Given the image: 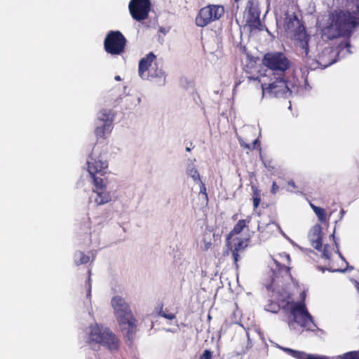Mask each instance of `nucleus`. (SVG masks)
<instances>
[{"instance_id":"f257e3e1","label":"nucleus","mask_w":359,"mask_h":359,"mask_svg":"<svg viewBox=\"0 0 359 359\" xmlns=\"http://www.w3.org/2000/svg\"><path fill=\"white\" fill-rule=\"evenodd\" d=\"M285 27L288 32H292L294 27H297L298 30L294 34L297 48L299 54L306 58V62L311 69H325L336 62L337 59L351 53L348 41L340 43L336 49L330 46L319 49L316 41L306 34L295 15L286 18Z\"/></svg>"},{"instance_id":"f03ea898","label":"nucleus","mask_w":359,"mask_h":359,"mask_svg":"<svg viewBox=\"0 0 359 359\" xmlns=\"http://www.w3.org/2000/svg\"><path fill=\"white\" fill-rule=\"evenodd\" d=\"M348 5L344 11H334L330 15L327 25L323 29V36L332 39L342 35H349L359 24V0H346Z\"/></svg>"},{"instance_id":"7ed1b4c3","label":"nucleus","mask_w":359,"mask_h":359,"mask_svg":"<svg viewBox=\"0 0 359 359\" xmlns=\"http://www.w3.org/2000/svg\"><path fill=\"white\" fill-rule=\"evenodd\" d=\"M272 76L271 72L264 71L259 76L248 77L249 83L255 86H259L262 89V97L265 95L271 97H287L292 90L283 79V75Z\"/></svg>"},{"instance_id":"20e7f679","label":"nucleus","mask_w":359,"mask_h":359,"mask_svg":"<svg viewBox=\"0 0 359 359\" xmlns=\"http://www.w3.org/2000/svg\"><path fill=\"white\" fill-rule=\"evenodd\" d=\"M84 334L86 342L93 347L102 346L110 351H115L118 348V339L107 327L93 323L84 330Z\"/></svg>"},{"instance_id":"39448f33","label":"nucleus","mask_w":359,"mask_h":359,"mask_svg":"<svg viewBox=\"0 0 359 359\" xmlns=\"http://www.w3.org/2000/svg\"><path fill=\"white\" fill-rule=\"evenodd\" d=\"M111 306L121 330L126 332L130 340L136 332L137 320L128 304L121 297L115 296L111 299Z\"/></svg>"},{"instance_id":"423d86ee","label":"nucleus","mask_w":359,"mask_h":359,"mask_svg":"<svg viewBox=\"0 0 359 359\" xmlns=\"http://www.w3.org/2000/svg\"><path fill=\"white\" fill-rule=\"evenodd\" d=\"M138 75L142 79L147 81L157 79L164 82L165 79V73L162 65L152 52L149 53L140 60Z\"/></svg>"},{"instance_id":"0eeeda50","label":"nucleus","mask_w":359,"mask_h":359,"mask_svg":"<svg viewBox=\"0 0 359 359\" xmlns=\"http://www.w3.org/2000/svg\"><path fill=\"white\" fill-rule=\"evenodd\" d=\"M272 260L273 265L271 266L272 271L271 283H266L265 285L268 290H272L273 292L279 293V283L280 280L276 271H278V273H284L287 275L289 272V267L287 265L289 264L290 258L288 254L283 253L278 255L275 258H273Z\"/></svg>"},{"instance_id":"6e6552de","label":"nucleus","mask_w":359,"mask_h":359,"mask_svg":"<svg viewBox=\"0 0 359 359\" xmlns=\"http://www.w3.org/2000/svg\"><path fill=\"white\" fill-rule=\"evenodd\" d=\"M262 64L271 72L272 76L283 75L290 67V63L285 55L281 52H269L266 53L262 59Z\"/></svg>"},{"instance_id":"1a4fd4ad","label":"nucleus","mask_w":359,"mask_h":359,"mask_svg":"<svg viewBox=\"0 0 359 359\" xmlns=\"http://www.w3.org/2000/svg\"><path fill=\"white\" fill-rule=\"evenodd\" d=\"M87 169L93 181L97 179H106L105 174L108 170V162L104 156L93 149L87 159Z\"/></svg>"},{"instance_id":"9d476101","label":"nucleus","mask_w":359,"mask_h":359,"mask_svg":"<svg viewBox=\"0 0 359 359\" xmlns=\"http://www.w3.org/2000/svg\"><path fill=\"white\" fill-rule=\"evenodd\" d=\"M224 15V8L221 5L210 4L200 9L195 22L198 27H204L219 20Z\"/></svg>"},{"instance_id":"9b49d317","label":"nucleus","mask_w":359,"mask_h":359,"mask_svg":"<svg viewBox=\"0 0 359 359\" xmlns=\"http://www.w3.org/2000/svg\"><path fill=\"white\" fill-rule=\"evenodd\" d=\"M290 311L294 321L301 327L307 330H314L317 327L313 317L308 312L306 305L303 302L294 303L291 306Z\"/></svg>"},{"instance_id":"f8f14e48","label":"nucleus","mask_w":359,"mask_h":359,"mask_svg":"<svg viewBox=\"0 0 359 359\" xmlns=\"http://www.w3.org/2000/svg\"><path fill=\"white\" fill-rule=\"evenodd\" d=\"M93 182V188L90 200L97 206L109 203L112 200V194L111 192L107 189V179L96 178Z\"/></svg>"},{"instance_id":"ddd939ff","label":"nucleus","mask_w":359,"mask_h":359,"mask_svg":"<svg viewBox=\"0 0 359 359\" xmlns=\"http://www.w3.org/2000/svg\"><path fill=\"white\" fill-rule=\"evenodd\" d=\"M126 39L119 31H110L104 41V48L111 55H120L125 48Z\"/></svg>"},{"instance_id":"4468645a","label":"nucleus","mask_w":359,"mask_h":359,"mask_svg":"<svg viewBox=\"0 0 359 359\" xmlns=\"http://www.w3.org/2000/svg\"><path fill=\"white\" fill-rule=\"evenodd\" d=\"M128 9L132 18L137 21L147 19L151 9L149 0H130Z\"/></svg>"},{"instance_id":"2eb2a0df","label":"nucleus","mask_w":359,"mask_h":359,"mask_svg":"<svg viewBox=\"0 0 359 359\" xmlns=\"http://www.w3.org/2000/svg\"><path fill=\"white\" fill-rule=\"evenodd\" d=\"M248 238L235 237L231 239L229 243L227 238L226 239V245L229 249L232 252L233 258L236 266L237 262L241 258L240 253L243 252L248 245Z\"/></svg>"},{"instance_id":"dca6fc26","label":"nucleus","mask_w":359,"mask_h":359,"mask_svg":"<svg viewBox=\"0 0 359 359\" xmlns=\"http://www.w3.org/2000/svg\"><path fill=\"white\" fill-rule=\"evenodd\" d=\"M322 227L320 224H315L309 232V238L312 246L318 250H321L322 247Z\"/></svg>"},{"instance_id":"f3484780","label":"nucleus","mask_w":359,"mask_h":359,"mask_svg":"<svg viewBox=\"0 0 359 359\" xmlns=\"http://www.w3.org/2000/svg\"><path fill=\"white\" fill-rule=\"evenodd\" d=\"M250 222V217H248L245 219H240L236 225L233 226V229L231 232L227 235L226 238L228 242L231 241L232 238L239 237V234L242 232V231L248 226V224Z\"/></svg>"},{"instance_id":"a211bd4d","label":"nucleus","mask_w":359,"mask_h":359,"mask_svg":"<svg viewBox=\"0 0 359 359\" xmlns=\"http://www.w3.org/2000/svg\"><path fill=\"white\" fill-rule=\"evenodd\" d=\"M111 129L112 125L106 124L103 122H97L95 133L98 138H105L111 133Z\"/></svg>"},{"instance_id":"6ab92c4d","label":"nucleus","mask_w":359,"mask_h":359,"mask_svg":"<svg viewBox=\"0 0 359 359\" xmlns=\"http://www.w3.org/2000/svg\"><path fill=\"white\" fill-rule=\"evenodd\" d=\"M275 229L280 231V226L273 222L265 224L259 223L257 226V229L262 236H266L271 233Z\"/></svg>"},{"instance_id":"aec40b11","label":"nucleus","mask_w":359,"mask_h":359,"mask_svg":"<svg viewBox=\"0 0 359 359\" xmlns=\"http://www.w3.org/2000/svg\"><path fill=\"white\" fill-rule=\"evenodd\" d=\"M114 115L111 110L103 109L98 114L97 122H103L106 124L112 125Z\"/></svg>"},{"instance_id":"412c9836","label":"nucleus","mask_w":359,"mask_h":359,"mask_svg":"<svg viewBox=\"0 0 359 359\" xmlns=\"http://www.w3.org/2000/svg\"><path fill=\"white\" fill-rule=\"evenodd\" d=\"M186 172L188 176L191 177L194 182L198 183L201 181L200 174L193 163L188 165Z\"/></svg>"},{"instance_id":"4be33fe9","label":"nucleus","mask_w":359,"mask_h":359,"mask_svg":"<svg viewBox=\"0 0 359 359\" xmlns=\"http://www.w3.org/2000/svg\"><path fill=\"white\" fill-rule=\"evenodd\" d=\"M74 263L76 265L79 266L81 264H84L88 263L90 261V257L88 255H86L84 252L81 251H78L75 252L74 255Z\"/></svg>"},{"instance_id":"5701e85b","label":"nucleus","mask_w":359,"mask_h":359,"mask_svg":"<svg viewBox=\"0 0 359 359\" xmlns=\"http://www.w3.org/2000/svg\"><path fill=\"white\" fill-rule=\"evenodd\" d=\"M311 207L317 215L318 219L320 222L325 223L327 222V213L324 208L316 206L312 203H311Z\"/></svg>"},{"instance_id":"b1692460","label":"nucleus","mask_w":359,"mask_h":359,"mask_svg":"<svg viewBox=\"0 0 359 359\" xmlns=\"http://www.w3.org/2000/svg\"><path fill=\"white\" fill-rule=\"evenodd\" d=\"M127 107L132 109L141 102V97L139 95H129L126 100Z\"/></svg>"},{"instance_id":"393cba45","label":"nucleus","mask_w":359,"mask_h":359,"mask_svg":"<svg viewBox=\"0 0 359 359\" xmlns=\"http://www.w3.org/2000/svg\"><path fill=\"white\" fill-rule=\"evenodd\" d=\"M338 359H359V351L348 352L337 357Z\"/></svg>"},{"instance_id":"a878e982","label":"nucleus","mask_w":359,"mask_h":359,"mask_svg":"<svg viewBox=\"0 0 359 359\" xmlns=\"http://www.w3.org/2000/svg\"><path fill=\"white\" fill-rule=\"evenodd\" d=\"M198 184H199V185H200L199 195L202 196L203 198L207 202L208 198V194L206 192L205 186L202 181L199 182Z\"/></svg>"},{"instance_id":"bb28decb","label":"nucleus","mask_w":359,"mask_h":359,"mask_svg":"<svg viewBox=\"0 0 359 359\" xmlns=\"http://www.w3.org/2000/svg\"><path fill=\"white\" fill-rule=\"evenodd\" d=\"M260 203V197L259 194L258 193V190L254 189V194H253V206L254 208H257Z\"/></svg>"},{"instance_id":"cd10ccee","label":"nucleus","mask_w":359,"mask_h":359,"mask_svg":"<svg viewBox=\"0 0 359 359\" xmlns=\"http://www.w3.org/2000/svg\"><path fill=\"white\" fill-rule=\"evenodd\" d=\"M160 315L162 316V317H164L165 318H167V319H169V320H173L175 318V315L173 314V313H166L165 311H161L160 312Z\"/></svg>"},{"instance_id":"c85d7f7f","label":"nucleus","mask_w":359,"mask_h":359,"mask_svg":"<svg viewBox=\"0 0 359 359\" xmlns=\"http://www.w3.org/2000/svg\"><path fill=\"white\" fill-rule=\"evenodd\" d=\"M212 352L209 350H205L203 353L200 356V359H211Z\"/></svg>"},{"instance_id":"c756f323","label":"nucleus","mask_w":359,"mask_h":359,"mask_svg":"<svg viewBox=\"0 0 359 359\" xmlns=\"http://www.w3.org/2000/svg\"><path fill=\"white\" fill-rule=\"evenodd\" d=\"M279 189V187L276 184V183L275 182H273V184H272V187H271V192L273 194H275L277 193V191H278Z\"/></svg>"},{"instance_id":"7c9ffc66","label":"nucleus","mask_w":359,"mask_h":359,"mask_svg":"<svg viewBox=\"0 0 359 359\" xmlns=\"http://www.w3.org/2000/svg\"><path fill=\"white\" fill-rule=\"evenodd\" d=\"M251 27H253L255 28H258L259 26L261 25L260 20L259 18H257V20H255L252 24L250 25Z\"/></svg>"},{"instance_id":"2f4dec72","label":"nucleus","mask_w":359,"mask_h":359,"mask_svg":"<svg viewBox=\"0 0 359 359\" xmlns=\"http://www.w3.org/2000/svg\"><path fill=\"white\" fill-rule=\"evenodd\" d=\"M238 140H239V142H240V144L241 147H243L244 148H247V149H251L250 146L249 144L245 143L244 141L241 138H239Z\"/></svg>"},{"instance_id":"473e14b6","label":"nucleus","mask_w":359,"mask_h":359,"mask_svg":"<svg viewBox=\"0 0 359 359\" xmlns=\"http://www.w3.org/2000/svg\"><path fill=\"white\" fill-rule=\"evenodd\" d=\"M323 256L326 258L329 259L330 257V253L328 251L327 247L325 246L323 250Z\"/></svg>"},{"instance_id":"72a5a7b5","label":"nucleus","mask_w":359,"mask_h":359,"mask_svg":"<svg viewBox=\"0 0 359 359\" xmlns=\"http://www.w3.org/2000/svg\"><path fill=\"white\" fill-rule=\"evenodd\" d=\"M271 306H273V308H271V309L266 308V310L271 311V312H276L277 309H278V306L276 304H271Z\"/></svg>"},{"instance_id":"f704fd0d","label":"nucleus","mask_w":359,"mask_h":359,"mask_svg":"<svg viewBox=\"0 0 359 359\" xmlns=\"http://www.w3.org/2000/svg\"><path fill=\"white\" fill-rule=\"evenodd\" d=\"M288 184L291 187H292L293 188H295V184H294V181H290L288 182Z\"/></svg>"},{"instance_id":"c9c22d12","label":"nucleus","mask_w":359,"mask_h":359,"mask_svg":"<svg viewBox=\"0 0 359 359\" xmlns=\"http://www.w3.org/2000/svg\"><path fill=\"white\" fill-rule=\"evenodd\" d=\"M90 292H91V285H89L88 287V294H87L88 297L90 296Z\"/></svg>"},{"instance_id":"e433bc0d","label":"nucleus","mask_w":359,"mask_h":359,"mask_svg":"<svg viewBox=\"0 0 359 359\" xmlns=\"http://www.w3.org/2000/svg\"><path fill=\"white\" fill-rule=\"evenodd\" d=\"M210 245H211L210 243H206L205 245V250H208L210 248Z\"/></svg>"},{"instance_id":"4c0bfd02","label":"nucleus","mask_w":359,"mask_h":359,"mask_svg":"<svg viewBox=\"0 0 359 359\" xmlns=\"http://www.w3.org/2000/svg\"><path fill=\"white\" fill-rule=\"evenodd\" d=\"M114 79H115L116 81H121V80H122L120 76H116L114 77Z\"/></svg>"},{"instance_id":"58836bf2","label":"nucleus","mask_w":359,"mask_h":359,"mask_svg":"<svg viewBox=\"0 0 359 359\" xmlns=\"http://www.w3.org/2000/svg\"><path fill=\"white\" fill-rule=\"evenodd\" d=\"M258 142V140H255L254 142H253V147H252V149L255 148V144Z\"/></svg>"},{"instance_id":"ea45409f","label":"nucleus","mask_w":359,"mask_h":359,"mask_svg":"<svg viewBox=\"0 0 359 359\" xmlns=\"http://www.w3.org/2000/svg\"><path fill=\"white\" fill-rule=\"evenodd\" d=\"M165 330L166 332H175L174 330H171V329H170V328L165 329Z\"/></svg>"},{"instance_id":"a19ab883","label":"nucleus","mask_w":359,"mask_h":359,"mask_svg":"<svg viewBox=\"0 0 359 359\" xmlns=\"http://www.w3.org/2000/svg\"><path fill=\"white\" fill-rule=\"evenodd\" d=\"M337 253L339 254V257H340L343 260H344V257L341 255V254L340 253V252H339V251H338V252H337Z\"/></svg>"},{"instance_id":"79ce46f5","label":"nucleus","mask_w":359,"mask_h":359,"mask_svg":"<svg viewBox=\"0 0 359 359\" xmlns=\"http://www.w3.org/2000/svg\"><path fill=\"white\" fill-rule=\"evenodd\" d=\"M186 150H187V151H190V148L187 147V148H186Z\"/></svg>"},{"instance_id":"37998d69","label":"nucleus","mask_w":359,"mask_h":359,"mask_svg":"<svg viewBox=\"0 0 359 359\" xmlns=\"http://www.w3.org/2000/svg\"><path fill=\"white\" fill-rule=\"evenodd\" d=\"M302 298H304V296H305L304 292H302Z\"/></svg>"}]
</instances>
